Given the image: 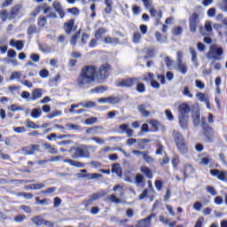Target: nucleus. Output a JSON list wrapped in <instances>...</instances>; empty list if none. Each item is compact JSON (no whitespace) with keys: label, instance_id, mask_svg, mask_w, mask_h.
<instances>
[{"label":"nucleus","instance_id":"1","mask_svg":"<svg viewBox=\"0 0 227 227\" xmlns=\"http://www.w3.org/2000/svg\"><path fill=\"white\" fill-rule=\"evenodd\" d=\"M98 67L95 65L85 66L82 68L80 74L77 78V84L79 86H86L97 81Z\"/></svg>","mask_w":227,"mask_h":227},{"label":"nucleus","instance_id":"2","mask_svg":"<svg viewBox=\"0 0 227 227\" xmlns=\"http://www.w3.org/2000/svg\"><path fill=\"white\" fill-rule=\"evenodd\" d=\"M137 77L122 78L116 82L117 88H134L137 93H145L146 91V85L144 82H138Z\"/></svg>","mask_w":227,"mask_h":227},{"label":"nucleus","instance_id":"3","mask_svg":"<svg viewBox=\"0 0 227 227\" xmlns=\"http://www.w3.org/2000/svg\"><path fill=\"white\" fill-rule=\"evenodd\" d=\"M140 172L142 174L138 173L135 176V185L137 187H145L146 185V179H145V176L149 178V180H152V178H153V171H152V168L148 166L143 165L140 167Z\"/></svg>","mask_w":227,"mask_h":227},{"label":"nucleus","instance_id":"4","mask_svg":"<svg viewBox=\"0 0 227 227\" xmlns=\"http://www.w3.org/2000/svg\"><path fill=\"white\" fill-rule=\"evenodd\" d=\"M172 137L179 153H181V155H187V153H189V145L185 137H184V135L178 130H173Z\"/></svg>","mask_w":227,"mask_h":227},{"label":"nucleus","instance_id":"5","mask_svg":"<svg viewBox=\"0 0 227 227\" xmlns=\"http://www.w3.org/2000/svg\"><path fill=\"white\" fill-rule=\"evenodd\" d=\"M21 11L22 4H17L11 8L9 12L6 9L1 10L0 19L3 22H6V20H13L14 19H17V16L20 14Z\"/></svg>","mask_w":227,"mask_h":227},{"label":"nucleus","instance_id":"6","mask_svg":"<svg viewBox=\"0 0 227 227\" xmlns=\"http://www.w3.org/2000/svg\"><path fill=\"white\" fill-rule=\"evenodd\" d=\"M111 70H113V67L109 63H105L98 67L96 70L97 82H104V81L109 79Z\"/></svg>","mask_w":227,"mask_h":227},{"label":"nucleus","instance_id":"7","mask_svg":"<svg viewBox=\"0 0 227 227\" xmlns=\"http://www.w3.org/2000/svg\"><path fill=\"white\" fill-rule=\"evenodd\" d=\"M142 3H144V6L149 9V13L151 17L155 18V26H160L162 19V11L161 10H155V8L152 7V3H153L152 0H142Z\"/></svg>","mask_w":227,"mask_h":227},{"label":"nucleus","instance_id":"8","mask_svg":"<svg viewBox=\"0 0 227 227\" xmlns=\"http://www.w3.org/2000/svg\"><path fill=\"white\" fill-rule=\"evenodd\" d=\"M71 152H73L72 159H89L90 155V149L86 145L72 147Z\"/></svg>","mask_w":227,"mask_h":227},{"label":"nucleus","instance_id":"9","mask_svg":"<svg viewBox=\"0 0 227 227\" xmlns=\"http://www.w3.org/2000/svg\"><path fill=\"white\" fill-rule=\"evenodd\" d=\"M200 127L207 141H212V139H214V128L208 125V123H207V121L204 118L201 119Z\"/></svg>","mask_w":227,"mask_h":227},{"label":"nucleus","instance_id":"10","mask_svg":"<svg viewBox=\"0 0 227 227\" xmlns=\"http://www.w3.org/2000/svg\"><path fill=\"white\" fill-rule=\"evenodd\" d=\"M140 32H134L132 35L133 43H141L143 40V35L148 33V26L143 24L139 26Z\"/></svg>","mask_w":227,"mask_h":227},{"label":"nucleus","instance_id":"11","mask_svg":"<svg viewBox=\"0 0 227 227\" xmlns=\"http://www.w3.org/2000/svg\"><path fill=\"white\" fill-rule=\"evenodd\" d=\"M223 54H224V50H223V48L211 46L210 51L207 53V57L211 58V59H214L215 61H221V56H223Z\"/></svg>","mask_w":227,"mask_h":227},{"label":"nucleus","instance_id":"12","mask_svg":"<svg viewBox=\"0 0 227 227\" xmlns=\"http://www.w3.org/2000/svg\"><path fill=\"white\" fill-rule=\"evenodd\" d=\"M31 221L34 224H35V226L54 227V223L45 220L42 215L32 217Z\"/></svg>","mask_w":227,"mask_h":227},{"label":"nucleus","instance_id":"13","mask_svg":"<svg viewBox=\"0 0 227 227\" xmlns=\"http://www.w3.org/2000/svg\"><path fill=\"white\" fill-rule=\"evenodd\" d=\"M132 153L137 156L142 155V159L146 164H153L155 162V159L150 155V151L133 150Z\"/></svg>","mask_w":227,"mask_h":227},{"label":"nucleus","instance_id":"14","mask_svg":"<svg viewBox=\"0 0 227 227\" xmlns=\"http://www.w3.org/2000/svg\"><path fill=\"white\" fill-rule=\"evenodd\" d=\"M190 31L191 33H196L198 26L200 24V14L193 12L189 18Z\"/></svg>","mask_w":227,"mask_h":227},{"label":"nucleus","instance_id":"15","mask_svg":"<svg viewBox=\"0 0 227 227\" xmlns=\"http://www.w3.org/2000/svg\"><path fill=\"white\" fill-rule=\"evenodd\" d=\"M63 29L66 33V35H72L75 29H77V27H75V20L71 19L64 23Z\"/></svg>","mask_w":227,"mask_h":227},{"label":"nucleus","instance_id":"16","mask_svg":"<svg viewBox=\"0 0 227 227\" xmlns=\"http://www.w3.org/2000/svg\"><path fill=\"white\" fill-rule=\"evenodd\" d=\"M209 173L211 176H215L221 182H226L227 180V171L213 168L209 170Z\"/></svg>","mask_w":227,"mask_h":227},{"label":"nucleus","instance_id":"17","mask_svg":"<svg viewBox=\"0 0 227 227\" xmlns=\"http://www.w3.org/2000/svg\"><path fill=\"white\" fill-rule=\"evenodd\" d=\"M147 185H148V188L144 189L142 193L138 196L139 200H145V198L148 196V192H151V194H155V189L153 188L152 180L147 181Z\"/></svg>","mask_w":227,"mask_h":227},{"label":"nucleus","instance_id":"18","mask_svg":"<svg viewBox=\"0 0 227 227\" xmlns=\"http://www.w3.org/2000/svg\"><path fill=\"white\" fill-rule=\"evenodd\" d=\"M40 150V145L31 144L28 146L23 147L22 152L25 155H35V152H38Z\"/></svg>","mask_w":227,"mask_h":227},{"label":"nucleus","instance_id":"19","mask_svg":"<svg viewBox=\"0 0 227 227\" xmlns=\"http://www.w3.org/2000/svg\"><path fill=\"white\" fill-rule=\"evenodd\" d=\"M179 116H189V113H191V106L187 103H182L178 106Z\"/></svg>","mask_w":227,"mask_h":227},{"label":"nucleus","instance_id":"20","mask_svg":"<svg viewBox=\"0 0 227 227\" xmlns=\"http://www.w3.org/2000/svg\"><path fill=\"white\" fill-rule=\"evenodd\" d=\"M148 107H152V106L145 104H140L137 106L138 112L141 113L144 118H148V116L151 114V112L146 110Z\"/></svg>","mask_w":227,"mask_h":227},{"label":"nucleus","instance_id":"21","mask_svg":"<svg viewBox=\"0 0 227 227\" xmlns=\"http://www.w3.org/2000/svg\"><path fill=\"white\" fill-rule=\"evenodd\" d=\"M152 217H153V215H150L149 216L140 220L135 227H150V224L152 223Z\"/></svg>","mask_w":227,"mask_h":227},{"label":"nucleus","instance_id":"22","mask_svg":"<svg viewBox=\"0 0 227 227\" xmlns=\"http://www.w3.org/2000/svg\"><path fill=\"white\" fill-rule=\"evenodd\" d=\"M52 7L54 8L55 12L59 13L60 19L65 18V11H63V6H61V4L58 1H54L52 4Z\"/></svg>","mask_w":227,"mask_h":227},{"label":"nucleus","instance_id":"23","mask_svg":"<svg viewBox=\"0 0 227 227\" xmlns=\"http://www.w3.org/2000/svg\"><path fill=\"white\" fill-rule=\"evenodd\" d=\"M194 173V168L191 164L184 165V180H187L191 175H193Z\"/></svg>","mask_w":227,"mask_h":227},{"label":"nucleus","instance_id":"24","mask_svg":"<svg viewBox=\"0 0 227 227\" xmlns=\"http://www.w3.org/2000/svg\"><path fill=\"white\" fill-rule=\"evenodd\" d=\"M178 120L182 129H185L189 127V115H179Z\"/></svg>","mask_w":227,"mask_h":227},{"label":"nucleus","instance_id":"25","mask_svg":"<svg viewBox=\"0 0 227 227\" xmlns=\"http://www.w3.org/2000/svg\"><path fill=\"white\" fill-rule=\"evenodd\" d=\"M79 178H88L89 180H95L97 178H102V174L91 173V174H78Z\"/></svg>","mask_w":227,"mask_h":227},{"label":"nucleus","instance_id":"26","mask_svg":"<svg viewBox=\"0 0 227 227\" xmlns=\"http://www.w3.org/2000/svg\"><path fill=\"white\" fill-rule=\"evenodd\" d=\"M42 10H43L44 15H46V13H49V12L51 10H52V8H51V6L47 5V4H40L37 7H35V14L38 15V13H40V12H42Z\"/></svg>","mask_w":227,"mask_h":227},{"label":"nucleus","instance_id":"27","mask_svg":"<svg viewBox=\"0 0 227 227\" xmlns=\"http://www.w3.org/2000/svg\"><path fill=\"white\" fill-rule=\"evenodd\" d=\"M42 89H34L32 91V97L30 98V100H38V98H42L43 93Z\"/></svg>","mask_w":227,"mask_h":227},{"label":"nucleus","instance_id":"28","mask_svg":"<svg viewBox=\"0 0 227 227\" xmlns=\"http://www.w3.org/2000/svg\"><path fill=\"white\" fill-rule=\"evenodd\" d=\"M148 123L154 129V132H159L160 129H162V123L155 119L149 121Z\"/></svg>","mask_w":227,"mask_h":227},{"label":"nucleus","instance_id":"29","mask_svg":"<svg viewBox=\"0 0 227 227\" xmlns=\"http://www.w3.org/2000/svg\"><path fill=\"white\" fill-rule=\"evenodd\" d=\"M64 162L70 164V166H73L74 168H84V166H85L84 163H82L81 161L74 160L72 159H66V160H64Z\"/></svg>","mask_w":227,"mask_h":227},{"label":"nucleus","instance_id":"30","mask_svg":"<svg viewBox=\"0 0 227 227\" xmlns=\"http://www.w3.org/2000/svg\"><path fill=\"white\" fill-rule=\"evenodd\" d=\"M79 38H81V29H79L78 31H76L70 38V43L72 45V47H75V45H77V42L79 40Z\"/></svg>","mask_w":227,"mask_h":227},{"label":"nucleus","instance_id":"31","mask_svg":"<svg viewBox=\"0 0 227 227\" xmlns=\"http://www.w3.org/2000/svg\"><path fill=\"white\" fill-rule=\"evenodd\" d=\"M152 140L148 138H140L137 141V150H145L146 148V144L151 143Z\"/></svg>","mask_w":227,"mask_h":227},{"label":"nucleus","instance_id":"32","mask_svg":"<svg viewBox=\"0 0 227 227\" xmlns=\"http://www.w3.org/2000/svg\"><path fill=\"white\" fill-rule=\"evenodd\" d=\"M112 173H115L117 176H121L123 175V171L121 170V167H120L119 163H114L112 166Z\"/></svg>","mask_w":227,"mask_h":227},{"label":"nucleus","instance_id":"33","mask_svg":"<svg viewBox=\"0 0 227 227\" xmlns=\"http://www.w3.org/2000/svg\"><path fill=\"white\" fill-rule=\"evenodd\" d=\"M103 42L104 43H111V44L114 43L115 45H118V43H120V38L106 36Z\"/></svg>","mask_w":227,"mask_h":227},{"label":"nucleus","instance_id":"34","mask_svg":"<svg viewBox=\"0 0 227 227\" xmlns=\"http://www.w3.org/2000/svg\"><path fill=\"white\" fill-rule=\"evenodd\" d=\"M104 4H106V8H105V13L108 14L111 13L113 12V4L114 2L113 0H105Z\"/></svg>","mask_w":227,"mask_h":227},{"label":"nucleus","instance_id":"35","mask_svg":"<svg viewBox=\"0 0 227 227\" xmlns=\"http://www.w3.org/2000/svg\"><path fill=\"white\" fill-rule=\"evenodd\" d=\"M107 33V29H106L105 27H99L96 32H95V38H97V40H101L102 36H104V35H106Z\"/></svg>","mask_w":227,"mask_h":227},{"label":"nucleus","instance_id":"36","mask_svg":"<svg viewBox=\"0 0 227 227\" xmlns=\"http://www.w3.org/2000/svg\"><path fill=\"white\" fill-rule=\"evenodd\" d=\"M107 91V87L99 85L90 90L91 93H106Z\"/></svg>","mask_w":227,"mask_h":227},{"label":"nucleus","instance_id":"37","mask_svg":"<svg viewBox=\"0 0 227 227\" xmlns=\"http://www.w3.org/2000/svg\"><path fill=\"white\" fill-rule=\"evenodd\" d=\"M98 129H102V127L94 126L91 128H87L85 132H86V134H92L93 136H95V134H98Z\"/></svg>","mask_w":227,"mask_h":227},{"label":"nucleus","instance_id":"38","mask_svg":"<svg viewBox=\"0 0 227 227\" xmlns=\"http://www.w3.org/2000/svg\"><path fill=\"white\" fill-rule=\"evenodd\" d=\"M37 26L38 27H43L44 26H47V17L40 16L37 20Z\"/></svg>","mask_w":227,"mask_h":227},{"label":"nucleus","instance_id":"39","mask_svg":"<svg viewBox=\"0 0 227 227\" xmlns=\"http://www.w3.org/2000/svg\"><path fill=\"white\" fill-rule=\"evenodd\" d=\"M26 127L27 129H40V126L38 124L35 123V121L29 119L26 121Z\"/></svg>","mask_w":227,"mask_h":227},{"label":"nucleus","instance_id":"40","mask_svg":"<svg viewBox=\"0 0 227 227\" xmlns=\"http://www.w3.org/2000/svg\"><path fill=\"white\" fill-rule=\"evenodd\" d=\"M40 116H42V109L40 108H34L31 111V117L32 118H40Z\"/></svg>","mask_w":227,"mask_h":227},{"label":"nucleus","instance_id":"41","mask_svg":"<svg viewBox=\"0 0 227 227\" xmlns=\"http://www.w3.org/2000/svg\"><path fill=\"white\" fill-rule=\"evenodd\" d=\"M192 118L193 120V123H200V121L201 120L200 110H196Z\"/></svg>","mask_w":227,"mask_h":227},{"label":"nucleus","instance_id":"42","mask_svg":"<svg viewBox=\"0 0 227 227\" xmlns=\"http://www.w3.org/2000/svg\"><path fill=\"white\" fill-rule=\"evenodd\" d=\"M182 33H184V28H182V27H175L172 29V35L174 36H180V35H182Z\"/></svg>","mask_w":227,"mask_h":227},{"label":"nucleus","instance_id":"43","mask_svg":"<svg viewBox=\"0 0 227 227\" xmlns=\"http://www.w3.org/2000/svg\"><path fill=\"white\" fill-rule=\"evenodd\" d=\"M121 100V98L120 97H113V96L108 97V104H120Z\"/></svg>","mask_w":227,"mask_h":227},{"label":"nucleus","instance_id":"44","mask_svg":"<svg viewBox=\"0 0 227 227\" xmlns=\"http://www.w3.org/2000/svg\"><path fill=\"white\" fill-rule=\"evenodd\" d=\"M191 54H192V63H196L198 61V53L196 52V50L192 47H190L189 49Z\"/></svg>","mask_w":227,"mask_h":227},{"label":"nucleus","instance_id":"45","mask_svg":"<svg viewBox=\"0 0 227 227\" xmlns=\"http://www.w3.org/2000/svg\"><path fill=\"white\" fill-rule=\"evenodd\" d=\"M177 68L181 72V74H187V66L182 62H178Z\"/></svg>","mask_w":227,"mask_h":227},{"label":"nucleus","instance_id":"46","mask_svg":"<svg viewBox=\"0 0 227 227\" xmlns=\"http://www.w3.org/2000/svg\"><path fill=\"white\" fill-rule=\"evenodd\" d=\"M35 33H38V28L36 27V25H30L27 28V35H35Z\"/></svg>","mask_w":227,"mask_h":227},{"label":"nucleus","instance_id":"47","mask_svg":"<svg viewBox=\"0 0 227 227\" xmlns=\"http://www.w3.org/2000/svg\"><path fill=\"white\" fill-rule=\"evenodd\" d=\"M103 196H106V193L98 192V193L91 194L90 199L92 201H97V200H100V198H102Z\"/></svg>","mask_w":227,"mask_h":227},{"label":"nucleus","instance_id":"48","mask_svg":"<svg viewBox=\"0 0 227 227\" xmlns=\"http://www.w3.org/2000/svg\"><path fill=\"white\" fill-rule=\"evenodd\" d=\"M196 97L200 102H207V100H208V97H207V95H205L203 92L197 93Z\"/></svg>","mask_w":227,"mask_h":227},{"label":"nucleus","instance_id":"49","mask_svg":"<svg viewBox=\"0 0 227 227\" xmlns=\"http://www.w3.org/2000/svg\"><path fill=\"white\" fill-rule=\"evenodd\" d=\"M178 164H180V159L178 158V156H174L172 158V166L174 169H178Z\"/></svg>","mask_w":227,"mask_h":227},{"label":"nucleus","instance_id":"50","mask_svg":"<svg viewBox=\"0 0 227 227\" xmlns=\"http://www.w3.org/2000/svg\"><path fill=\"white\" fill-rule=\"evenodd\" d=\"M108 200L109 201H111V203H116V204L121 203V200L117 198L116 195L114 194L108 196Z\"/></svg>","mask_w":227,"mask_h":227},{"label":"nucleus","instance_id":"51","mask_svg":"<svg viewBox=\"0 0 227 227\" xmlns=\"http://www.w3.org/2000/svg\"><path fill=\"white\" fill-rule=\"evenodd\" d=\"M183 95L184 97H188L189 98H192V97H193V95H192V93H191V90H189L188 86L184 87Z\"/></svg>","mask_w":227,"mask_h":227},{"label":"nucleus","instance_id":"52","mask_svg":"<svg viewBox=\"0 0 227 227\" xmlns=\"http://www.w3.org/2000/svg\"><path fill=\"white\" fill-rule=\"evenodd\" d=\"M27 217L25 215H17L14 216L15 223H22V221H26Z\"/></svg>","mask_w":227,"mask_h":227},{"label":"nucleus","instance_id":"53","mask_svg":"<svg viewBox=\"0 0 227 227\" xmlns=\"http://www.w3.org/2000/svg\"><path fill=\"white\" fill-rule=\"evenodd\" d=\"M89 40H90V35L87 33H83L81 38L82 45H86Z\"/></svg>","mask_w":227,"mask_h":227},{"label":"nucleus","instance_id":"54","mask_svg":"<svg viewBox=\"0 0 227 227\" xmlns=\"http://www.w3.org/2000/svg\"><path fill=\"white\" fill-rule=\"evenodd\" d=\"M154 185L157 191H162V187L164 186V183L160 180H156L154 182Z\"/></svg>","mask_w":227,"mask_h":227},{"label":"nucleus","instance_id":"55","mask_svg":"<svg viewBox=\"0 0 227 227\" xmlns=\"http://www.w3.org/2000/svg\"><path fill=\"white\" fill-rule=\"evenodd\" d=\"M165 114L168 121H173V120H175V116H173V113H171V110L169 109L166 110Z\"/></svg>","mask_w":227,"mask_h":227},{"label":"nucleus","instance_id":"56","mask_svg":"<svg viewBox=\"0 0 227 227\" xmlns=\"http://www.w3.org/2000/svg\"><path fill=\"white\" fill-rule=\"evenodd\" d=\"M114 192H116L117 191H120V196H123V186L120 185V184H116L115 186H114L113 188Z\"/></svg>","mask_w":227,"mask_h":227},{"label":"nucleus","instance_id":"57","mask_svg":"<svg viewBox=\"0 0 227 227\" xmlns=\"http://www.w3.org/2000/svg\"><path fill=\"white\" fill-rule=\"evenodd\" d=\"M164 152V145L162 144L157 145V150H156V155H162V153Z\"/></svg>","mask_w":227,"mask_h":227},{"label":"nucleus","instance_id":"58","mask_svg":"<svg viewBox=\"0 0 227 227\" xmlns=\"http://www.w3.org/2000/svg\"><path fill=\"white\" fill-rule=\"evenodd\" d=\"M206 190L209 192V194H211V196H216L217 195V192L215 191V188H214L213 186H207Z\"/></svg>","mask_w":227,"mask_h":227},{"label":"nucleus","instance_id":"59","mask_svg":"<svg viewBox=\"0 0 227 227\" xmlns=\"http://www.w3.org/2000/svg\"><path fill=\"white\" fill-rule=\"evenodd\" d=\"M13 130L16 132V134H24V132H26V127H16L13 128Z\"/></svg>","mask_w":227,"mask_h":227},{"label":"nucleus","instance_id":"60","mask_svg":"<svg viewBox=\"0 0 227 227\" xmlns=\"http://www.w3.org/2000/svg\"><path fill=\"white\" fill-rule=\"evenodd\" d=\"M39 75H40V77H42V79H47V76L49 75V70L42 69L39 72Z\"/></svg>","mask_w":227,"mask_h":227},{"label":"nucleus","instance_id":"61","mask_svg":"<svg viewBox=\"0 0 227 227\" xmlns=\"http://www.w3.org/2000/svg\"><path fill=\"white\" fill-rule=\"evenodd\" d=\"M67 13H72V15H79V9L77 7L68 8Z\"/></svg>","mask_w":227,"mask_h":227},{"label":"nucleus","instance_id":"62","mask_svg":"<svg viewBox=\"0 0 227 227\" xmlns=\"http://www.w3.org/2000/svg\"><path fill=\"white\" fill-rule=\"evenodd\" d=\"M30 59H32L34 63H38V61H40V55H38V53H32L30 55Z\"/></svg>","mask_w":227,"mask_h":227},{"label":"nucleus","instance_id":"63","mask_svg":"<svg viewBox=\"0 0 227 227\" xmlns=\"http://www.w3.org/2000/svg\"><path fill=\"white\" fill-rule=\"evenodd\" d=\"M17 57V51L13 49H10L7 51V58H16Z\"/></svg>","mask_w":227,"mask_h":227},{"label":"nucleus","instance_id":"64","mask_svg":"<svg viewBox=\"0 0 227 227\" xmlns=\"http://www.w3.org/2000/svg\"><path fill=\"white\" fill-rule=\"evenodd\" d=\"M15 47L17 51H22V49H24V41H17Z\"/></svg>","mask_w":227,"mask_h":227}]
</instances>
